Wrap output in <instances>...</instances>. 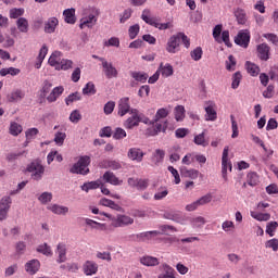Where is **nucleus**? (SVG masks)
Segmentation results:
<instances>
[{
    "mask_svg": "<svg viewBox=\"0 0 278 278\" xmlns=\"http://www.w3.org/2000/svg\"><path fill=\"white\" fill-rule=\"evenodd\" d=\"M194 144L198 147H208L210 141L205 139V130H203L201 134L195 135L193 138Z\"/></svg>",
    "mask_w": 278,
    "mask_h": 278,
    "instance_id": "obj_33",
    "label": "nucleus"
},
{
    "mask_svg": "<svg viewBox=\"0 0 278 278\" xmlns=\"http://www.w3.org/2000/svg\"><path fill=\"white\" fill-rule=\"evenodd\" d=\"M130 114L131 116L124 122L125 129H134V127H138L140 123H143L144 125H149L151 123V119L138 109H131Z\"/></svg>",
    "mask_w": 278,
    "mask_h": 278,
    "instance_id": "obj_1",
    "label": "nucleus"
},
{
    "mask_svg": "<svg viewBox=\"0 0 278 278\" xmlns=\"http://www.w3.org/2000/svg\"><path fill=\"white\" fill-rule=\"evenodd\" d=\"M256 51L260 60H262L263 62H268V60L270 59V47L268 46V43L258 45Z\"/></svg>",
    "mask_w": 278,
    "mask_h": 278,
    "instance_id": "obj_13",
    "label": "nucleus"
},
{
    "mask_svg": "<svg viewBox=\"0 0 278 278\" xmlns=\"http://www.w3.org/2000/svg\"><path fill=\"white\" fill-rule=\"evenodd\" d=\"M190 56L194 62H199V60L203 58V49L201 47H197L190 52Z\"/></svg>",
    "mask_w": 278,
    "mask_h": 278,
    "instance_id": "obj_48",
    "label": "nucleus"
},
{
    "mask_svg": "<svg viewBox=\"0 0 278 278\" xmlns=\"http://www.w3.org/2000/svg\"><path fill=\"white\" fill-rule=\"evenodd\" d=\"M127 225H134V218L127 215H118L116 218V227H127Z\"/></svg>",
    "mask_w": 278,
    "mask_h": 278,
    "instance_id": "obj_28",
    "label": "nucleus"
},
{
    "mask_svg": "<svg viewBox=\"0 0 278 278\" xmlns=\"http://www.w3.org/2000/svg\"><path fill=\"white\" fill-rule=\"evenodd\" d=\"M240 81H242V74L240 72H236L232 76L231 88L236 90L240 86Z\"/></svg>",
    "mask_w": 278,
    "mask_h": 278,
    "instance_id": "obj_52",
    "label": "nucleus"
},
{
    "mask_svg": "<svg viewBox=\"0 0 278 278\" xmlns=\"http://www.w3.org/2000/svg\"><path fill=\"white\" fill-rule=\"evenodd\" d=\"M73 68V61L68 59H61V63L56 67V71H68Z\"/></svg>",
    "mask_w": 278,
    "mask_h": 278,
    "instance_id": "obj_45",
    "label": "nucleus"
},
{
    "mask_svg": "<svg viewBox=\"0 0 278 278\" xmlns=\"http://www.w3.org/2000/svg\"><path fill=\"white\" fill-rule=\"evenodd\" d=\"M48 210L52 212V214H58L59 216H65V214H68V206H62L59 204L49 205Z\"/></svg>",
    "mask_w": 278,
    "mask_h": 278,
    "instance_id": "obj_27",
    "label": "nucleus"
},
{
    "mask_svg": "<svg viewBox=\"0 0 278 278\" xmlns=\"http://www.w3.org/2000/svg\"><path fill=\"white\" fill-rule=\"evenodd\" d=\"M235 16H236L237 23L239 25H245L247 24V12L243 9H237L235 11Z\"/></svg>",
    "mask_w": 278,
    "mask_h": 278,
    "instance_id": "obj_39",
    "label": "nucleus"
},
{
    "mask_svg": "<svg viewBox=\"0 0 278 278\" xmlns=\"http://www.w3.org/2000/svg\"><path fill=\"white\" fill-rule=\"evenodd\" d=\"M61 62H62V52L60 51H54L48 60V64H50V66H53L55 71L60 66Z\"/></svg>",
    "mask_w": 278,
    "mask_h": 278,
    "instance_id": "obj_23",
    "label": "nucleus"
},
{
    "mask_svg": "<svg viewBox=\"0 0 278 278\" xmlns=\"http://www.w3.org/2000/svg\"><path fill=\"white\" fill-rule=\"evenodd\" d=\"M160 233L161 232L157 230L140 232L137 235V240H139V242H149V240H153V238H157Z\"/></svg>",
    "mask_w": 278,
    "mask_h": 278,
    "instance_id": "obj_16",
    "label": "nucleus"
},
{
    "mask_svg": "<svg viewBox=\"0 0 278 278\" xmlns=\"http://www.w3.org/2000/svg\"><path fill=\"white\" fill-rule=\"evenodd\" d=\"M23 99H25V91L21 89H15L8 96L10 103H18V101H23Z\"/></svg>",
    "mask_w": 278,
    "mask_h": 278,
    "instance_id": "obj_19",
    "label": "nucleus"
},
{
    "mask_svg": "<svg viewBox=\"0 0 278 278\" xmlns=\"http://www.w3.org/2000/svg\"><path fill=\"white\" fill-rule=\"evenodd\" d=\"M245 68L249 75H251V77H257V75H260V67L257 66V64L251 62V61H247L245 62Z\"/></svg>",
    "mask_w": 278,
    "mask_h": 278,
    "instance_id": "obj_30",
    "label": "nucleus"
},
{
    "mask_svg": "<svg viewBox=\"0 0 278 278\" xmlns=\"http://www.w3.org/2000/svg\"><path fill=\"white\" fill-rule=\"evenodd\" d=\"M9 134L15 137L20 134H23V126L16 122H11L9 127Z\"/></svg>",
    "mask_w": 278,
    "mask_h": 278,
    "instance_id": "obj_37",
    "label": "nucleus"
},
{
    "mask_svg": "<svg viewBox=\"0 0 278 278\" xmlns=\"http://www.w3.org/2000/svg\"><path fill=\"white\" fill-rule=\"evenodd\" d=\"M81 119V113H79V110H74L71 114H70V121L71 123H79V121Z\"/></svg>",
    "mask_w": 278,
    "mask_h": 278,
    "instance_id": "obj_59",
    "label": "nucleus"
},
{
    "mask_svg": "<svg viewBox=\"0 0 278 278\" xmlns=\"http://www.w3.org/2000/svg\"><path fill=\"white\" fill-rule=\"evenodd\" d=\"M38 253H42V255H53V251H51V247L47 243H43L37 248Z\"/></svg>",
    "mask_w": 278,
    "mask_h": 278,
    "instance_id": "obj_56",
    "label": "nucleus"
},
{
    "mask_svg": "<svg viewBox=\"0 0 278 278\" xmlns=\"http://www.w3.org/2000/svg\"><path fill=\"white\" fill-rule=\"evenodd\" d=\"M266 249H271L273 251H278V239H270L265 242Z\"/></svg>",
    "mask_w": 278,
    "mask_h": 278,
    "instance_id": "obj_60",
    "label": "nucleus"
},
{
    "mask_svg": "<svg viewBox=\"0 0 278 278\" xmlns=\"http://www.w3.org/2000/svg\"><path fill=\"white\" fill-rule=\"evenodd\" d=\"M213 38L216 40V42H224L226 47H231V42L229 41V30L223 31L222 24H217L213 28Z\"/></svg>",
    "mask_w": 278,
    "mask_h": 278,
    "instance_id": "obj_3",
    "label": "nucleus"
},
{
    "mask_svg": "<svg viewBox=\"0 0 278 278\" xmlns=\"http://www.w3.org/2000/svg\"><path fill=\"white\" fill-rule=\"evenodd\" d=\"M118 116H125V114H131V105L129 104V97H124L118 101Z\"/></svg>",
    "mask_w": 278,
    "mask_h": 278,
    "instance_id": "obj_9",
    "label": "nucleus"
},
{
    "mask_svg": "<svg viewBox=\"0 0 278 278\" xmlns=\"http://www.w3.org/2000/svg\"><path fill=\"white\" fill-rule=\"evenodd\" d=\"M64 140H66V128H61L54 135V142L58 147H62L64 144Z\"/></svg>",
    "mask_w": 278,
    "mask_h": 278,
    "instance_id": "obj_34",
    "label": "nucleus"
},
{
    "mask_svg": "<svg viewBox=\"0 0 278 278\" xmlns=\"http://www.w3.org/2000/svg\"><path fill=\"white\" fill-rule=\"evenodd\" d=\"M7 75H11L12 77H16V75H21V70L16 67H8L0 70V76L5 77Z\"/></svg>",
    "mask_w": 278,
    "mask_h": 278,
    "instance_id": "obj_40",
    "label": "nucleus"
},
{
    "mask_svg": "<svg viewBox=\"0 0 278 278\" xmlns=\"http://www.w3.org/2000/svg\"><path fill=\"white\" fill-rule=\"evenodd\" d=\"M130 40H134L138 34H140V25L135 24L129 27L128 29Z\"/></svg>",
    "mask_w": 278,
    "mask_h": 278,
    "instance_id": "obj_54",
    "label": "nucleus"
},
{
    "mask_svg": "<svg viewBox=\"0 0 278 278\" xmlns=\"http://www.w3.org/2000/svg\"><path fill=\"white\" fill-rule=\"evenodd\" d=\"M60 26V20L58 17H49L45 23H43V31L45 34H55V29Z\"/></svg>",
    "mask_w": 278,
    "mask_h": 278,
    "instance_id": "obj_8",
    "label": "nucleus"
},
{
    "mask_svg": "<svg viewBox=\"0 0 278 278\" xmlns=\"http://www.w3.org/2000/svg\"><path fill=\"white\" fill-rule=\"evenodd\" d=\"M25 270L28 275H36L40 270V261L34 258L25 264Z\"/></svg>",
    "mask_w": 278,
    "mask_h": 278,
    "instance_id": "obj_15",
    "label": "nucleus"
},
{
    "mask_svg": "<svg viewBox=\"0 0 278 278\" xmlns=\"http://www.w3.org/2000/svg\"><path fill=\"white\" fill-rule=\"evenodd\" d=\"M83 94H97V88L94 87L92 81L86 84L85 88H83Z\"/></svg>",
    "mask_w": 278,
    "mask_h": 278,
    "instance_id": "obj_49",
    "label": "nucleus"
},
{
    "mask_svg": "<svg viewBox=\"0 0 278 278\" xmlns=\"http://www.w3.org/2000/svg\"><path fill=\"white\" fill-rule=\"evenodd\" d=\"M127 157L131 160V162L140 163L144 160V151L140 148H130L128 150Z\"/></svg>",
    "mask_w": 278,
    "mask_h": 278,
    "instance_id": "obj_11",
    "label": "nucleus"
},
{
    "mask_svg": "<svg viewBox=\"0 0 278 278\" xmlns=\"http://www.w3.org/2000/svg\"><path fill=\"white\" fill-rule=\"evenodd\" d=\"M114 108H116V103L114 101H109L104 105V114L110 115L112 112H114Z\"/></svg>",
    "mask_w": 278,
    "mask_h": 278,
    "instance_id": "obj_64",
    "label": "nucleus"
},
{
    "mask_svg": "<svg viewBox=\"0 0 278 278\" xmlns=\"http://www.w3.org/2000/svg\"><path fill=\"white\" fill-rule=\"evenodd\" d=\"M184 118H186V108L184 105H177L175 108V119L179 122L184 121Z\"/></svg>",
    "mask_w": 278,
    "mask_h": 278,
    "instance_id": "obj_44",
    "label": "nucleus"
},
{
    "mask_svg": "<svg viewBox=\"0 0 278 278\" xmlns=\"http://www.w3.org/2000/svg\"><path fill=\"white\" fill-rule=\"evenodd\" d=\"M190 223L193 229H201L207 223V220H205V217L203 216H198L191 218Z\"/></svg>",
    "mask_w": 278,
    "mask_h": 278,
    "instance_id": "obj_38",
    "label": "nucleus"
},
{
    "mask_svg": "<svg viewBox=\"0 0 278 278\" xmlns=\"http://www.w3.org/2000/svg\"><path fill=\"white\" fill-rule=\"evenodd\" d=\"M130 75L132 79L140 81L141 84H144L147 79H149V74L142 72H131Z\"/></svg>",
    "mask_w": 278,
    "mask_h": 278,
    "instance_id": "obj_42",
    "label": "nucleus"
},
{
    "mask_svg": "<svg viewBox=\"0 0 278 278\" xmlns=\"http://www.w3.org/2000/svg\"><path fill=\"white\" fill-rule=\"evenodd\" d=\"M157 71L159 73H161L163 77H170L173 73H175V71L173 70V65H170V63H166L165 65L164 63H161Z\"/></svg>",
    "mask_w": 278,
    "mask_h": 278,
    "instance_id": "obj_29",
    "label": "nucleus"
},
{
    "mask_svg": "<svg viewBox=\"0 0 278 278\" xmlns=\"http://www.w3.org/2000/svg\"><path fill=\"white\" fill-rule=\"evenodd\" d=\"M151 11L149 9H144L141 14L142 21L147 23V25H151L152 27L157 28V24L160 21H157V17H150Z\"/></svg>",
    "mask_w": 278,
    "mask_h": 278,
    "instance_id": "obj_18",
    "label": "nucleus"
},
{
    "mask_svg": "<svg viewBox=\"0 0 278 278\" xmlns=\"http://www.w3.org/2000/svg\"><path fill=\"white\" fill-rule=\"evenodd\" d=\"M204 111H205V121L214 122L218 118V113L216 112V103L214 101L208 100L204 102Z\"/></svg>",
    "mask_w": 278,
    "mask_h": 278,
    "instance_id": "obj_5",
    "label": "nucleus"
},
{
    "mask_svg": "<svg viewBox=\"0 0 278 278\" xmlns=\"http://www.w3.org/2000/svg\"><path fill=\"white\" fill-rule=\"evenodd\" d=\"M56 254H58L56 262L59 264H63V262H66V244L65 243H59L56 245Z\"/></svg>",
    "mask_w": 278,
    "mask_h": 278,
    "instance_id": "obj_26",
    "label": "nucleus"
},
{
    "mask_svg": "<svg viewBox=\"0 0 278 278\" xmlns=\"http://www.w3.org/2000/svg\"><path fill=\"white\" fill-rule=\"evenodd\" d=\"M100 186H103V181L94 180L85 182L80 188L84 192H90V190H97Z\"/></svg>",
    "mask_w": 278,
    "mask_h": 278,
    "instance_id": "obj_31",
    "label": "nucleus"
},
{
    "mask_svg": "<svg viewBox=\"0 0 278 278\" xmlns=\"http://www.w3.org/2000/svg\"><path fill=\"white\" fill-rule=\"evenodd\" d=\"M222 166H223V173H227V168L231 170V162H229V147L226 146L223 151L222 156Z\"/></svg>",
    "mask_w": 278,
    "mask_h": 278,
    "instance_id": "obj_21",
    "label": "nucleus"
},
{
    "mask_svg": "<svg viewBox=\"0 0 278 278\" xmlns=\"http://www.w3.org/2000/svg\"><path fill=\"white\" fill-rule=\"evenodd\" d=\"M64 93V87L63 86H59L55 87L50 94L47 97V101H49V103H55V101H58V98Z\"/></svg>",
    "mask_w": 278,
    "mask_h": 278,
    "instance_id": "obj_25",
    "label": "nucleus"
},
{
    "mask_svg": "<svg viewBox=\"0 0 278 278\" xmlns=\"http://www.w3.org/2000/svg\"><path fill=\"white\" fill-rule=\"evenodd\" d=\"M165 197H168V189H166V187L161 188V190L154 194L155 201H162Z\"/></svg>",
    "mask_w": 278,
    "mask_h": 278,
    "instance_id": "obj_58",
    "label": "nucleus"
},
{
    "mask_svg": "<svg viewBox=\"0 0 278 278\" xmlns=\"http://www.w3.org/2000/svg\"><path fill=\"white\" fill-rule=\"evenodd\" d=\"M179 45H181L179 41V34L173 35L167 40L166 52L167 53H177V51H179Z\"/></svg>",
    "mask_w": 278,
    "mask_h": 278,
    "instance_id": "obj_10",
    "label": "nucleus"
},
{
    "mask_svg": "<svg viewBox=\"0 0 278 278\" xmlns=\"http://www.w3.org/2000/svg\"><path fill=\"white\" fill-rule=\"evenodd\" d=\"M63 16H64L65 23H67L68 25H75V23H77V17L75 16L74 8L64 10Z\"/></svg>",
    "mask_w": 278,
    "mask_h": 278,
    "instance_id": "obj_22",
    "label": "nucleus"
},
{
    "mask_svg": "<svg viewBox=\"0 0 278 278\" xmlns=\"http://www.w3.org/2000/svg\"><path fill=\"white\" fill-rule=\"evenodd\" d=\"M128 186L137 188V190H147L149 188V179L129 178Z\"/></svg>",
    "mask_w": 278,
    "mask_h": 278,
    "instance_id": "obj_14",
    "label": "nucleus"
},
{
    "mask_svg": "<svg viewBox=\"0 0 278 278\" xmlns=\"http://www.w3.org/2000/svg\"><path fill=\"white\" fill-rule=\"evenodd\" d=\"M100 62L102 63V70L108 79L118 77V70H116L112 63L108 62L103 58H100Z\"/></svg>",
    "mask_w": 278,
    "mask_h": 278,
    "instance_id": "obj_6",
    "label": "nucleus"
},
{
    "mask_svg": "<svg viewBox=\"0 0 278 278\" xmlns=\"http://www.w3.org/2000/svg\"><path fill=\"white\" fill-rule=\"evenodd\" d=\"M198 205L201 207V205H207V203H212V195L211 193H207L205 195H203L202 198H200L199 200H197Z\"/></svg>",
    "mask_w": 278,
    "mask_h": 278,
    "instance_id": "obj_61",
    "label": "nucleus"
},
{
    "mask_svg": "<svg viewBox=\"0 0 278 278\" xmlns=\"http://www.w3.org/2000/svg\"><path fill=\"white\" fill-rule=\"evenodd\" d=\"M140 262L143 266H159L160 260L155 256H142Z\"/></svg>",
    "mask_w": 278,
    "mask_h": 278,
    "instance_id": "obj_35",
    "label": "nucleus"
},
{
    "mask_svg": "<svg viewBox=\"0 0 278 278\" xmlns=\"http://www.w3.org/2000/svg\"><path fill=\"white\" fill-rule=\"evenodd\" d=\"M236 45L247 49L249 47V42H251V33L248 29L240 30L235 38Z\"/></svg>",
    "mask_w": 278,
    "mask_h": 278,
    "instance_id": "obj_7",
    "label": "nucleus"
},
{
    "mask_svg": "<svg viewBox=\"0 0 278 278\" xmlns=\"http://www.w3.org/2000/svg\"><path fill=\"white\" fill-rule=\"evenodd\" d=\"M190 134V129L188 128H178L175 131L176 138H186Z\"/></svg>",
    "mask_w": 278,
    "mask_h": 278,
    "instance_id": "obj_63",
    "label": "nucleus"
},
{
    "mask_svg": "<svg viewBox=\"0 0 278 278\" xmlns=\"http://www.w3.org/2000/svg\"><path fill=\"white\" fill-rule=\"evenodd\" d=\"M52 199L53 194L51 192H43L38 198L40 203H42L43 205H47V203H51Z\"/></svg>",
    "mask_w": 278,
    "mask_h": 278,
    "instance_id": "obj_50",
    "label": "nucleus"
},
{
    "mask_svg": "<svg viewBox=\"0 0 278 278\" xmlns=\"http://www.w3.org/2000/svg\"><path fill=\"white\" fill-rule=\"evenodd\" d=\"M94 25H97V16H94L93 14H90L88 17H83L80 20V29H84V27H89L92 28L94 27Z\"/></svg>",
    "mask_w": 278,
    "mask_h": 278,
    "instance_id": "obj_24",
    "label": "nucleus"
},
{
    "mask_svg": "<svg viewBox=\"0 0 278 278\" xmlns=\"http://www.w3.org/2000/svg\"><path fill=\"white\" fill-rule=\"evenodd\" d=\"M168 114H170V112L167 109H159L156 114H155V123H157L161 118H166V116H168Z\"/></svg>",
    "mask_w": 278,
    "mask_h": 278,
    "instance_id": "obj_55",
    "label": "nucleus"
},
{
    "mask_svg": "<svg viewBox=\"0 0 278 278\" xmlns=\"http://www.w3.org/2000/svg\"><path fill=\"white\" fill-rule=\"evenodd\" d=\"M162 274L159 275V278H175V269L168 264H163L160 266Z\"/></svg>",
    "mask_w": 278,
    "mask_h": 278,
    "instance_id": "obj_20",
    "label": "nucleus"
},
{
    "mask_svg": "<svg viewBox=\"0 0 278 278\" xmlns=\"http://www.w3.org/2000/svg\"><path fill=\"white\" fill-rule=\"evenodd\" d=\"M179 146H174L169 149V160L170 162H179L181 160V156L179 155Z\"/></svg>",
    "mask_w": 278,
    "mask_h": 278,
    "instance_id": "obj_43",
    "label": "nucleus"
},
{
    "mask_svg": "<svg viewBox=\"0 0 278 278\" xmlns=\"http://www.w3.org/2000/svg\"><path fill=\"white\" fill-rule=\"evenodd\" d=\"M252 218L255 220H258L260 223L270 220V214L269 213H257L255 211H252L251 213Z\"/></svg>",
    "mask_w": 278,
    "mask_h": 278,
    "instance_id": "obj_41",
    "label": "nucleus"
},
{
    "mask_svg": "<svg viewBox=\"0 0 278 278\" xmlns=\"http://www.w3.org/2000/svg\"><path fill=\"white\" fill-rule=\"evenodd\" d=\"M75 101H81V94H79V92L71 93L65 98L66 105H71V103H75Z\"/></svg>",
    "mask_w": 278,
    "mask_h": 278,
    "instance_id": "obj_51",
    "label": "nucleus"
},
{
    "mask_svg": "<svg viewBox=\"0 0 278 278\" xmlns=\"http://www.w3.org/2000/svg\"><path fill=\"white\" fill-rule=\"evenodd\" d=\"M25 14V9H11L10 10V18H21Z\"/></svg>",
    "mask_w": 278,
    "mask_h": 278,
    "instance_id": "obj_57",
    "label": "nucleus"
},
{
    "mask_svg": "<svg viewBox=\"0 0 278 278\" xmlns=\"http://www.w3.org/2000/svg\"><path fill=\"white\" fill-rule=\"evenodd\" d=\"M83 273L90 277L99 273V265L94 261H86L83 265Z\"/></svg>",
    "mask_w": 278,
    "mask_h": 278,
    "instance_id": "obj_12",
    "label": "nucleus"
},
{
    "mask_svg": "<svg viewBox=\"0 0 278 278\" xmlns=\"http://www.w3.org/2000/svg\"><path fill=\"white\" fill-rule=\"evenodd\" d=\"M39 130L38 128H29L26 130L25 136H26V140H34L35 136H38Z\"/></svg>",
    "mask_w": 278,
    "mask_h": 278,
    "instance_id": "obj_62",
    "label": "nucleus"
},
{
    "mask_svg": "<svg viewBox=\"0 0 278 278\" xmlns=\"http://www.w3.org/2000/svg\"><path fill=\"white\" fill-rule=\"evenodd\" d=\"M16 27L22 34L29 31V21L25 17H18L16 21Z\"/></svg>",
    "mask_w": 278,
    "mask_h": 278,
    "instance_id": "obj_32",
    "label": "nucleus"
},
{
    "mask_svg": "<svg viewBox=\"0 0 278 278\" xmlns=\"http://www.w3.org/2000/svg\"><path fill=\"white\" fill-rule=\"evenodd\" d=\"M90 156L88 155H84L80 156L77 161V163H75L72 168L70 169V173H73V175H88V173H90V168H88V166H90Z\"/></svg>",
    "mask_w": 278,
    "mask_h": 278,
    "instance_id": "obj_2",
    "label": "nucleus"
},
{
    "mask_svg": "<svg viewBox=\"0 0 278 278\" xmlns=\"http://www.w3.org/2000/svg\"><path fill=\"white\" fill-rule=\"evenodd\" d=\"M277 227H278V223L277 222H269L266 225V233L273 238V236H275V232L277 231Z\"/></svg>",
    "mask_w": 278,
    "mask_h": 278,
    "instance_id": "obj_47",
    "label": "nucleus"
},
{
    "mask_svg": "<svg viewBox=\"0 0 278 278\" xmlns=\"http://www.w3.org/2000/svg\"><path fill=\"white\" fill-rule=\"evenodd\" d=\"M27 173H33V175H42L45 173V166L40 161H34L27 167Z\"/></svg>",
    "mask_w": 278,
    "mask_h": 278,
    "instance_id": "obj_17",
    "label": "nucleus"
},
{
    "mask_svg": "<svg viewBox=\"0 0 278 278\" xmlns=\"http://www.w3.org/2000/svg\"><path fill=\"white\" fill-rule=\"evenodd\" d=\"M103 178L106 184H111L112 186H121L123 184V180L118 179L116 175H104Z\"/></svg>",
    "mask_w": 278,
    "mask_h": 278,
    "instance_id": "obj_46",
    "label": "nucleus"
},
{
    "mask_svg": "<svg viewBox=\"0 0 278 278\" xmlns=\"http://www.w3.org/2000/svg\"><path fill=\"white\" fill-rule=\"evenodd\" d=\"M114 140H123V138H127V131L125 129L117 127L113 134Z\"/></svg>",
    "mask_w": 278,
    "mask_h": 278,
    "instance_id": "obj_53",
    "label": "nucleus"
},
{
    "mask_svg": "<svg viewBox=\"0 0 278 278\" xmlns=\"http://www.w3.org/2000/svg\"><path fill=\"white\" fill-rule=\"evenodd\" d=\"M12 207V198L10 195H4L0 200V223L8 220V214H10V208Z\"/></svg>",
    "mask_w": 278,
    "mask_h": 278,
    "instance_id": "obj_4",
    "label": "nucleus"
},
{
    "mask_svg": "<svg viewBox=\"0 0 278 278\" xmlns=\"http://www.w3.org/2000/svg\"><path fill=\"white\" fill-rule=\"evenodd\" d=\"M164 218H166L167 220H174L175 223H181V220H184L181 214L175 211L165 212Z\"/></svg>",
    "mask_w": 278,
    "mask_h": 278,
    "instance_id": "obj_36",
    "label": "nucleus"
}]
</instances>
